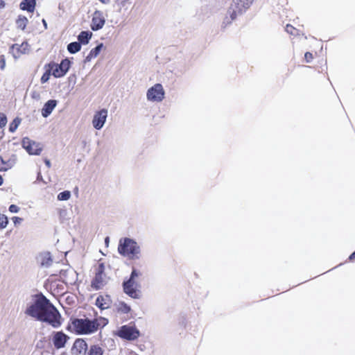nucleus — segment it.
<instances>
[{"label":"nucleus","instance_id":"nucleus-29","mask_svg":"<svg viewBox=\"0 0 355 355\" xmlns=\"http://www.w3.org/2000/svg\"><path fill=\"white\" fill-rule=\"evenodd\" d=\"M98 325V329L101 327H103L108 324V320L105 318L100 317L99 318L93 320Z\"/></svg>","mask_w":355,"mask_h":355},{"label":"nucleus","instance_id":"nucleus-47","mask_svg":"<svg viewBox=\"0 0 355 355\" xmlns=\"http://www.w3.org/2000/svg\"><path fill=\"white\" fill-rule=\"evenodd\" d=\"M98 1L103 4H107L110 0H98Z\"/></svg>","mask_w":355,"mask_h":355},{"label":"nucleus","instance_id":"nucleus-41","mask_svg":"<svg viewBox=\"0 0 355 355\" xmlns=\"http://www.w3.org/2000/svg\"><path fill=\"white\" fill-rule=\"evenodd\" d=\"M12 222L14 223L15 225H17V224H20L23 219L21 218H19L18 216H14L12 218Z\"/></svg>","mask_w":355,"mask_h":355},{"label":"nucleus","instance_id":"nucleus-2","mask_svg":"<svg viewBox=\"0 0 355 355\" xmlns=\"http://www.w3.org/2000/svg\"><path fill=\"white\" fill-rule=\"evenodd\" d=\"M118 252L123 257H128L131 259H139L141 257V250L135 239L125 237L119 240Z\"/></svg>","mask_w":355,"mask_h":355},{"label":"nucleus","instance_id":"nucleus-24","mask_svg":"<svg viewBox=\"0 0 355 355\" xmlns=\"http://www.w3.org/2000/svg\"><path fill=\"white\" fill-rule=\"evenodd\" d=\"M67 49L69 53L71 54H75L80 51L81 45L78 42H73L67 45Z\"/></svg>","mask_w":355,"mask_h":355},{"label":"nucleus","instance_id":"nucleus-33","mask_svg":"<svg viewBox=\"0 0 355 355\" xmlns=\"http://www.w3.org/2000/svg\"><path fill=\"white\" fill-rule=\"evenodd\" d=\"M7 123V117L6 114L0 113V128L4 127Z\"/></svg>","mask_w":355,"mask_h":355},{"label":"nucleus","instance_id":"nucleus-12","mask_svg":"<svg viewBox=\"0 0 355 355\" xmlns=\"http://www.w3.org/2000/svg\"><path fill=\"white\" fill-rule=\"evenodd\" d=\"M107 116V110L102 109L95 113L92 120V125L96 130H101L105 121Z\"/></svg>","mask_w":355,"mask_h":355},{"label":"nucleus","instance_id":"nucleus-35","mask_svg":"<svg viewBox=\"0 0 355 355\" xmlns=\"http://www.w3.org/2000/svg\"><path fill=\"white\" fill-rule=\"evenodd\" d=\"M24 43H23L21 46H19V44H13V45L11 46V48H12V50H14V49H17V51L18 52H19V53H24V49L22 50V49H21V47H23V46H24Z\"/></svg>","mask_w":355,"mask_h":355},{"label":"nucleus","instance_id":"nucleus-20","mask_svg":"<svg viewBox=\"0 0 355 355\" xmlns=\"http://www.w3.org/2000/svg\"><path fill=\"white\" fill-rule=\"evenodd\" d=\"M104 47V45L103 43H99L95 48L92 49L89 54L85 57L84 62H90L93 58H96L103 48Z\"/></svg>","mask_w":355,"mask_h":355},{"label":"nucleus","instance_id":"nucleus-7","mask_svg":"<svg viewBox=\"0 0 355 355\" xmlns=\"http://www.w3.org/2000/svg\"><path fill=\"white\" fill-rule=\"evenodd\" d=\"M71 62L68 58L63 59L60 64L51 62L48 64V67L52 71V75L55 78L63 77L69 71Z\"/></svg>","mask_w":355,"mask_h":355},{"label":"nucleus","instance_id":"nucleus-8","mask_svg":"<svg viewBox=\"0 0 355 355\" xmlns=\"http://www.w3.org/2000/svg\"><path fill=\"white\" fill-rule=\"evenodd\" d=\"M116 335L127 340H135L138 338L140 332L135 327L123 325L117 331Z\"/></svg>","mask_w":355,"mask_h":355},{"label":"nucleus","instance_id":"nucleus-21","mask_svg":"<svg viewBox=\"0 0 355 355\" xmlns=\"http://www.w3.org/2000/svg\"><path fill=\"white\" fill-rule=\"evenodd\" d=\"M36 6V0H23L20 3V8L22 10H26L29 12H33Z\"/></svg>","mask_w":355,"mask_h":355},{"label":"nucleus","instance_id":"nucleus-9","mask_svg":"<svg viewBox=\"0 0 355 355\" xmlns=\"http://www.w3.org/2000/svg\"><path fill=\"white\" fill-rule=\"evenodd\" d=\"M164 90L162 85L157 83L150 87L146 94L147 99L153 102H161L164 98Z\"/></svg>","mask_w":355,"mask_h":355},{"label":"nucleus","instance_id":"nucleus-15","mask_svg":"<svg viewBox=\"0 0 355 355\" xmlns=\"http://www.w3.org/2000/svg\"><path fill=\"white\" fill-rule=\"evenodd\" d=\"M88 349L87 343L83 339H76L73 345V350L77 354L86 355Z\"/></svg>","mask_w":355,"mask_h":355},{"label":"nucleus","instance_id":"nucleus-22","mask_svg":"<svg viewBox=\"0 0 355 355\" xmlns=\"http://www.w3.org/2000/svg\"><path fill=\"white\" fill-rule=\"evenodd\" d=\"M92 33L89 31H83L78 35V42L80 45L87 44L92 37Z\"/></svg>","mask_w":355,"mask_h":355},{"label":"nucleus","instance_id":"nucleus-44","mask_svg":"<svg viewBox=\"0 0 355 355\" xmlns=\"http://www.w3.org/2000/svg\"><path fill=\"white\" fill-rule=\"evenodd\" d=\"M6 4L3 0H0V8H3Z\"/></svg>","mask_w":355,"mask_h":355},{"label":"nucleus","instance_id":"nucleus-10","mask_svg":"<svg viewBox=\"0 0 355 355\" xmlns=\"http://www.w3.org/2000/svg\"><path fill=\"white\" fill-rule=\"evenodd\" d=\"M21 145L29 155H39L42 150V147L40 143L35 142L28 137L23 138Z\"/></svg>","mask_w":355,"mask_h":355},{"label":"nucleus","instance_id":"nucleus-34","mask_svg":"<svg viewBox=\"0 0 355 355\" xmlns=\"http://www.w3.org/2000/svg\"><path fill=\"white\" fill-rule=\"evenodd\" d=\"M96 273L105 275V265L103 263H100L98 264Z\"/></svg>","mask_w":355,"mask_h":355},{"label":"nucleus","instance_id":"nucleus-4","mask_svg":"<svg viewBox=\"0 0 355 355\" xmlns=\"http://www.w3.org/2000/svg\"><path fill=\"white\" fill-rule=\"evenodd\" d=\"M139 275L140 272L135 268H132L129 278L124 279L122 283L124 293L132 299L138 300L141 297V292L138 288L139 284L135 280Z\"/></svg>","mask_w":355,"mask_h":355},{"label":"nucleus","instance_id":"nucleus-5","mask_svg":"<svg viewBox=\"0 0 355 355\" xmlns=\"http://www.w3.org/2000/svg\"><path fill=\"white\" fill-rule=\"evenodd\" d=\"M74 330L77 334H90L98 330V325L93 320L88 318H76L72 321Z\"/></svg>","mask_w":355,"mask_h":355},{"label":"nucleus","instance_id":"nucleus-3","mask_svg":"<svg viewBox=\"0 0 355 355\" xmlns=\"http://www.w3.org/2000/svg\"><path fill=\"white\" fill-rule=\"evenodd\" d=\"M53 304L42 293L36 296V299L25 311V313L39 320Z\"/></svg>","mask_w":355,"mask_h":355},{"label":"nucleus","instance_id":"nucleus-16","mask_svg":"<svg viewBox=\"0 0 355 355\" xmlns=\"http://www.w3.org/2000/svg\"><path fill=\"white\" fill-rule=\"evenodd\" d=\"M112 300L110 295H99L96 300V306L101 310H104L110 307Z\"/></svg>","mask_w":355,"mask_h":355},{"label":"nucleus","instance_id":"nucleus-18","mask_svg":"<svg viewBox=\"0 0 355 355\" xmlns=\"http://www.w3.org/2000/svg\"><path fill=\"white\" fill-rule=\"evenodd\" d=\"M105 275L96 273L91 282L92 287L96 291L102 288L105 284Z\"/></svg>","mask_w":355,"mask_h":355},{"label":"nucleus","instance_id":"nucleus-32","mask_svg":"<svg viewBox=\"0 0 355 355\" xmlns=\"http://www.w3.org/2000/svg\"><path fill=\"white\" fill-rule=\"evenodd\" d=\"M285 31L291 35H297L298 30H297L295 28H294L293 26L290 24H287L285 27Z\"/></svg>","mask_w":355,"mask_h":355},{"label":"nucleus","instance_id":"nucleus-46","mask_svg":"<svg viewBox=\"0 0 355 355\" xmlns=\"http://www.w3.org/2000/svg\"><path fill=\"white\" fill-rule=\"evenodd\" d=\"M110 242V238L109 236L105 237V243L107 246H108Z\"/></svg>","mask_w":355,"mask_h":355},{"label":"nucleus","instance_id":"nucleus-49","mask_svg":"<svg viewBox=\"0 0 355 355\" xmlns=\"http://www.w3.org/2000/svg\"><path fill=\"white\" fill-rule=\"evenodd\" d=\"M3 183V179L2 176L0 175V186L2 185Z\"/></svg>","mask_w":355,"mask_h":355},{"label":"nucleus","instance_id":"nucleus-39","mask_svg":"<svg viewBox=\"0 0 355 355\" xmlns=\"http://www.w3.org/2000/svg\"><path fill=\"white\" fill-rule=\"evenodd\" d=\"M6 66V61L4 58V55L0 56V69L3 70Z\"/></svg>","mask_w":355,"mask_h":355},{"label":"nucleus","instance_id":"nucleus-30","mask_svg":"<svg viewBox=\"0 0 355 355\" xmlns=\"http://www.w3.org/2000/svg\"><path fill=\"white\" fill-rule=\"evenodd\" d=\"M51 74H52V71H51V68L49 67V69H47L42 76L41 79H40L41 83H46L49 80Z\"/></svg>","mask_w":355,"mask_h":355},{"label":"nucleus","instance_id":"nucleus-28","mask_svg":"<svg viewBox=\"0 0 355 355\" xmlns=\"http://www.w3.org/2000/svg\"><path fill=\"white\" fill-rule=\"evenodd\" d=\"M71 197V192L69 191H62L60 192L58 195V200H60V201H64V200H67L70 198Z\"/></svg>","mask_w":355,"mask_h":355},{"label":"nucleus","instance_id":"nucleus-48","mask_svg":"<svg viewBox=\"0 0 355 355\" xmlns=\"http://www.w3.org/2000/svg\"><path fill=\"white\" fill-rule=\"evenodd\" d=\"M42 24H43V25L44 26V28L47 29V23H46V20L44 19H42Z\"/></svg>","mask_w":355,"mask_h":355},{"label":"nucleus","instance_id":"nucleus-26","mask_svg":"<svg viewBox=\"0 0 355 355\" xmlns=\"http://www.w3.org/2000/svg\"><path fill=\"white\" fill-rule=\"evenodd\" d=\"M131 311V308L124 302H120L117 305V311L121 313H128Z\"/></svg>","mask_w":355,"mask_h":355},{"label":"nucleus","instance_id":"nucleus-37","mask_svg":"<svg viewBox=\"0 0 355 355\" xmlns=\"http://www.w3.org/2000/svg\"><path fill=\"white\" fill-rule=\"evenodd\" d=\"M304 58H305L306 62L308 63L311 62L313 58L312 53L310 52L305 53Z\"/></svg>","mask_w":355,"mask_h":355},{"label":"nucleus","instance_id":"nucleus-23","mask_svg":"<svg viewBox=\"0 0 355 355\" xmlns=\"http://www.w3.org/2000/svg\"><path fill=\"white\" fill-rule=\"evenodd\" d=\"M104 350L98 345H92L89 348L86 355H103Z\"/></svg>","mask_w":355,"mask_h":355},{"label":"nucleus","instance_id":"nucleus-36","mask_svg":"<svg viewBox=\"0 0 355 355\" xmlns=\"http://www.w3.org/2000/svg\"><path fill=\"white\" fill-rule=\"evenodd\" d=\"M9 211L11 213H17L19 211V207L16 205H10L9 207Z\"/></svg>","mask_w":355,"mask_h":355},{"label":"nucleus","instance_id":"nucleus-42","mask_svg":"<svg viewBox=\"0 0 355 355\" xmlns=\"http://www.w3.org/2000/svg\"><path fill=\"white\" fill-rule=\"evenodd\" d=\"M37 181H38V182H44V180H43V178H42V175L40 171H38V173L37 174Z\"/></svg>","mask_w":355,"mask_h":355},{"label":"nucleus","instance_id":"nucleus-13","mask_svg":"<svg viewBox=\"0 0 355 355\" xmlns=\"http://www.w3.org/2000/svg\"><path fill=\"white\" fill-rule=\"evenodd\" d=\"M69 336L62 331H56L53 333V343L56 349H60L64 347Z\"/></svg>","mask_w":355,"mask_h":355},{"label":"nucleus","instance_id":"nucleus-17","mask_svg":"<svg viewBox=\"0 0 355 355\" xmlns=\"http://www.w3.org/2000/svg\"><path fill=\"white\" fill-rule=\"evenodd\" d=\"M58 101L55 99H50L47 101L41 110L42 116L44 118L48 117L57 106Z\"/></svg>","mask_w":355,"mask_h":355},{"label":"nucleus","instance_id":"nucleus-31","mask_svg":"<svg viewBox=\"0 0 355 355\" xmlns=\"http://www.w3.org/2000/svg\"><path fill=\"white\" fill-rule=\"evenodd\" d=\"M8 223V217L4 214H0V230L6 228Z\"/></svg>","mask_w":355,"mask_h":355},{"label":"nucleus","instance_id":"nucleus-14","mask_svg":"<svg viewBox=\"0 0 355 355\" xmlns=\"http://www.w3.org/2000/svg\"><path fill=\"white\" fill-rule=\"evenodd\" d=\"M36 259L37 263L42 268H48L53 263V259L49 252L40 253Z\"/></svg>","mask_w":355,"mask_h":355},{"label":"nucleus","instance_id":"nucleus-27","mask_svg":"<svg viewBox=\"0 0 355 355\" xmlns=\"http://www.w3.org/2000/svg\"><path fill=\"white\" fill-rule=\"evenodd\" d=\"M21 123V119L19 117H16L9 125V131L10 132H14L17 129L18 126Z\"/></svg>","mask_w":355,"mask_h":355},{"label":"nucleus","instance_id":"nucleus-11","mask_svg":"<svg viewBox=\"0 0 355 355\" xmlns=\"http://www.w3.org/2000/svg\"><path fill=\"white\" fill-rule=\"evenodd\" d=\"M105 24V19L103 13L101 10H96L92 16V23L90 25L91 29L93 31H97L101 29Z\"/></svg>","mask_w":355,"mask_h":355},{"label":"nucleus","instance_id":"nucleus-43","mask_svg":"<svg viewBox=\"0 0 355 355\" xmlns=\"http://www.w3.org/2000/svg\"><path fill=\"white\" fill-rule=\"evenodd\" d=\"M44 163H45L46 166L48 168H50V167H51V162H50V160H49V159H44Z\"/></svg>","mask_w":355,"mask_h":355},{"label":"nucleus","instance_id":"nucleus-6","mask_svg":"<svg viewBox=\"0 0 355 355\" xmlns=\"http://www.w3.org/2000/svg\"><path fill=\"white\" fill-rule=\"evenodd\" d=\"M62 315L58 309L52 304L46 312L42 314L38 321L46 322L55 329L59 328L62 323Z\"/></svg>","mask_w":355,"mask_h":355},{"label":"nucleus","instance_id":"nucleus-45","mask_svg":"<svg viewBox=\"0 0 355 355\" xmlns=\"http://www.w3.org/2000/svg\"><path fill=\"white\" fill-rule=\"evenodd\" d=\"M354 259H355V251L353 253H352L350 254V256L349 257V260H353Z\"/></svg>","mask_w":355,"mask_h":355},{"label":"nucleus","instance_id":"nucleus-38","mask_svg":"<svg viewBox=\"0 0 355 355\" xmlns=\"http://www.w3.org/2000/svg\"><path fill=\"white\" fill-rule=\"evenodd\" d=\"M129 0H115L116 3L120 6V8L124 7Z\"/></svg>","mask_w":355,"mask_h":355},{"label":"nucleus","instance_id":"nucleus-1","mask_svg":"<svg viewBox=\"0 0 355 355\" xmlns=\"http://www.w3.org/2000/svg\"><path fill=\"white\" fill-rule=\"evenodd\" d=\"M254 0H232L221 23V29L225 30L238 16L242 15L251 6Z\"/></svg>","mask_w":355,"mask_h":355},{"label":"nucleus","instance_id":"nucleus-19","mask_svg":"<svg viewBox=\"0 0 355 355\" xmlns=\"http://www.w3.org/2000/svg\"><path fill=\"white\" fill-rule=\"evenodd\" d=\"M16 162V156L12 155L10 158L6 160L0 156V171H6L11 168Z\"/></svg>","mask_w":355,"mask_h":355},{"label":"nucleus","instance_id":"nucleus-25","mask_svg":"<svg viewBox=\"0 0 355 355\" xmlns=\"http://www.w3.org/2000/svg\"><path fill=\"white\" fill-rule=\"evenodd\" d=\"M28 23V19L23 15H19L16 20L17 27L21 30H24Z\"/></svg>","mask_w":355,"mask_h":355},{"label":"nucleus","instance_id":"nucleus-40","mask_svg":"<svg viewBox=\"0 0 355 355\" xmlns=\"http://www.w3.org/2000/svg\"><path fill=\"white\" fill-rule=\"evenodd\" d=\"M31 97H32V98H33L35 100H40V94L38 92L33 91L31 92Z\"/></svg>","mask_w":355,"mask_h":355}]
</instances>
